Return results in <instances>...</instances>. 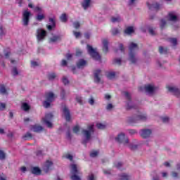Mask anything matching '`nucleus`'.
Returning <instances> with one entry per match:
<instances>
[{"instance_id":"57","label":"nucleus","mask_w":180,"mask_h":180,"mask_svg":"<svg viewBox=\"0 0 180 180\" xmlns=\"http://www.w3.org/2000/svg\"><path fill=\"white\" fill-rule=\"evenodd\" d=\"M162 120L163 123H167V122L169 121V117H162Z\"/></svg>"},{"instance_id":"10","label":"nucleus","mask_w":180,"mask_h":180,"mask_svg":"<svg viewBox=\"0 0 180 180\" xmlns=\"http://www.w3.org/2000/svg\"><path fill=\"white\" fill-rule=\"evenodd\" d=\"M115 140L117 143L122 144H129V138L126 137V135L124 133L118 134L117 137L115 138Z\"/></svg>"},{"instance_id":"18","label":"nucleus","mask_w":180,"mask_h":180,"mask_svg":"<svg viewBox=\"0 0 180 180\" xmlns=\"http://www.w3.org/2000/svg\"><path fill=\"white\" fill-rule=\"evenodd\" d=\"M103 51L104 53L109 51V41L108 39L103 40Z\"/></svg>"},{"instance_id":"43","label":"nucleus","mask_w":180,"mask_h":180,"mask_svg":"<svg viewBox=\"0 0 180 180\" xmlns=\"http://www.w3.org/2000/svg\"><path fill=\"white\" fill-rule=\"evenodd\" d=\"M51 102H50V101H49L46 100V101H44L43 105H44V108H50V105H51Z\"/></svg>"},{"instance_id":"4","label":"nucleus","mask_w":180,"mask_h":180,"mask_svg":"<svg viewBox=\"0 0 180 180\" xmlns=\"http://www.w3.org/2000/svg\"><path fill=\"white\" fill-rule=\"evenodd\" d=\"M87 50L89 54L92 57L93 59L96 60V61H101V55H99V53L96 51L94 47L91 45H87Z\"/></svg>"},{"instance_id":"17","label":"nucleus","mask_w":180,"mask_h":180,"mask_svg":"<svg viewBox=\"0 0 180 180\" xmlns=\"http://www.w3.org/2000/svg\"><path fill=\"white\" fill-rule=\"evenodd\" d=\"M146 5H147L148 9H150V11H154V10L158 11L160 8V6L158 3H155V4L150 5V3L147 2Z\"/></svg>"},{"instance_id":"61","label":"nucleus","mask_w":180,"mask_h":180,"mask_svg":"<svg viewBox=\"0 0 180 180\" xmlns=\"http://www.w3.org/2000/svg\"><path fill=\"white\" fill-rule=\"evenodd\" d=\"M137 145H131V146H129V148L131 149V150H137Z\"/></svg>"},{"instance_id":"22","label":"nucleus","mask_w":180,"mask_h":180,"mask_svg":"<svg viewBox=\"0 0 180 180\" xmlns=\"http://www.w3.org/2000/svg\"><path fill=\"white\" fill-rule=\"evenodd\" d=\"M32 174L34 175H41V170L38 167H34L31 169Z\"/></svg>"},{"instance_id":"56","label":"nucleus","mask_w":180,"mask_h":180,"mask_svg":"<svg viewBox=\"0 0 180 180\" xmlns=\"http://www.w3.org/2000/svg\"><path fill=\"white\" fill-rule=\"evenodd\" d=\"M98 155V151H93L90 153V156L92 158L96 157Z\"/></svg>"},{"instance_id":"30","label":"nucleus","mask_w":180,"mask_h":180,"mask_svg":"<svg viewBox=\"0 0 180 180\" xmlns=\"http://www.w3.org/2000/svg\"><path fill=\"white\" fill-rule=\"evenodd\" d=\"M159 53L160 54H167L168 53V48H164L162 46H160Z\"/></svg>"},{"instance_id":"20","label":"nucleus","mask_w":180,"mask_h":180,"mask_svg":"<svg viewBox=\"0 0 180 180\" xmlns=\"http://www.w3.org/2000/svg\"><path fill=\"white\" fill-rule=\"evenodd\" d=\"M86 65V60L84 59H79V61L77 63V68H84Z\"/></svg>"},{"instance_id":"25","label":"nucleus","mask_w":180,"mask_h":180,"mask_svg":"<svg viewBox=\"0 0 180 180\" xmlns=\"http://www.w3.org/2000/svg\"><path fill=\"white\" fill-rule=\"evenodd\" d=\"M50 41H51V43H56V41H61V36L55 35L52 38H50Z\"/></svg>"},{"instance_id":"31","label":"nucleus","mask_w":180,"mask_h":180,"mask_svg":"<svg viewBox=\"0 0 180 180\" xmlns=\"http://www.w3.org/2000/svg\"><path fill=\"white\" fill-rule=\"evenodd\" d=\"M106 77L108 79H113L116 77V73L115 72H110L107 74Z\"/></svg>"},{"instance_id":"36","label":"nucleus","mask_w":180,"mask_h":180,"mask_svg":"<svg viewBox=\"0 0 180 180\" xmlns=\"http://www.w3.org/2000/svg\"><path fill=\"white\" fill-rule=\"evenodd\" d=\"M169 41L174 46H176L178 44V40L176 39V38H170L169 39Z\"/></svg>"},{"instance_id":"47","label":"nucleus","mask_w":180,"mask_h":180,"mask_svg":"<svg viewBox=\"0 0 180 180\" xmlns=\"http://www.w3.org/2000/svg\"><path fill=\"white\" fill-rule=\"evenodd\" d=\"M73 26L75 29H79V27H81V24L79 23V22L77 21L73 23Z\"/></svg>"},{"instance_id":"63","label":"nucleus","mask_w":180,"mask_h":180,"mask_svg":"<svg viewBox=\"0 0 180 180\" xmlns=\"http://www.w3.org/2000/svg\"><path fill=\"white\" fill-rule=\"evenodd\" d=\"M66 58L67 60H71V58H72V54L71 53L66 54Z\"/></svg>"},{"instance_id":"44","label":"nucleus","mask_w":180,"mask_h":180,"mask_svg":"<svg viewBox=\"0 0 180 180\" xmlns=\"http://www.w3.org/2000/svg\"><path fill=\"white\" fill-rule=\"evenodd\" d=\"M113 64H118V65H121L122 64V59L120 58H115L113 60Z\"/></svg>"},{"instance_id":"50","label":"nucleus","mask_w":180,"mask_h":180,"mask_svg":"<svg viewBox=\"0 0 180 180\" xmlns=\"http://www.w3.org/2000/svg\"><path fill=\"white\" fill-rule=\"evenodd\" d=\"M123 166V163L122 162H118L117 164H115V168L120 169Z\"/></svg>"},{"instance_id":"62","label":"nucleus","mask_w":180,"mask_h":180,"mask_svg":"<svg viewBox=\"0 0 180 180\" xmlns=\"http://www.w3.org/2000/svg\"><path fill=\"white\" fill-rule=\"evenodd\" d=\"M113 108V105H112V103H109L108 104L106 109L107 110H110V109H112Z\"/></svg>"},{"instance_id":"11","label":"nucleus","mask_w":180,"mask_h":180,"mask_svg":"<svg viewBox=\"0 0 180 180\" xmlns=\"http://www.w3.org/2000/svg\"><path fill=\"white\" fill-rule=\"evenodd\" d=\"M139 92H143V91H146L148 94H153L154 91H155V88L154 86L150 84H148L145 86H140L138 88Z\"/></svg>"},{"instance_id":"33","label":"nucleus","mask_w":180,"mask_h":180,"mask_svg":"<svg viewBox=\"0 0 180 180\" xmlns=\"http://www.w3.org/2000/svg\"><path fill=\"white\" fill-rule=\"evenodd\" d=\"M60 20H61V22H63L64 23H65V22L68 20V19L67 18V14L63 13L60 17Z\"/></svg>"},{"instance_id":"27","label":"nucleus","mask_w":180,"mask_h":180,"mask_svg":"<svg viewBox=\"0 0 180 180\" xmlns=\"http://www.w3.org/2000/svg\"><path fill=\"white\" fill-rule=\"evenodd\" d=\"M23 140H32L33 135L30 132H27L23 136Z\"/></svg>"},{"instance_id":"49","label":"nucleus","mask_w":180,"mask_h":180,"mask_svg":"<svg viewBox=\"0 0 180 180\" xmlns=\"http://www.w3.org/2000/svg\"><path fill=\"white\" fill-rule=\"evenodd\" d=\"M148 32L151 36H155V32H154V29H153V27H149Z\"/></svg>"},{"instance_id":"51","label":"nucleus","mask_w":180,"mask_h":180,"mask_svg":"<svg viewBox=\"0 0 180 180\" xmlns=\"http://www.w3.org/2000/svg\"><path fill=\"white\" fill-rule=\"evenodd\" d=\"M73 34L76 37V39H78V37H81V32H79L73 31Z\"/></svg>"},{"instance_id":"23","label":"nucleus","mask_w":180,"mask_h":180,"mask_svg":"<svg viewBox=\"0 0 180 180\" xmlns=\"http://www.w3.org/2000/svg\"><path fill=\"white\" fill-rule=\"evenodd\" d=\"M46 95V101H48V102H54V93L49 92Z\"/></svg>"},{"instance_id":"60","label":"nucleus","mask_w":180,"mask_h":180,"mask_svg":"<svg viewBox=\"0 0 180 180\" xmlns=\"http://www.w3.org/2000/svg\"><path fill=\"white\" fill-rule=\"evenodd\" d=\"M120 50L122 53H124V46L123 44H120Z\"/></svg>"},{"instance_id":"8","label":"nucleus","mask_w":180,"mask_h":180,"mask_svg":"<svg viewBox=\"0 0 180 180\" xmlns=\"http://www.w3.org/2000/svg\"><path fill=\"white\" fill-rule=\"evenodd\" d=\"M30 11L25 10L22 12V23L24 26H28L30 22Z\"/></svg>"},{"instance_id":"14","label":"nucleus","mask_w":180,"mask_h":180,"mask_svg":"<svg viewBox=\"0 0 180 180\" xmlns=\"http://www.w3.org/2000/svg\"><path fill=\"white\" fill-rule=\"evenodd\" d=\"M52 167H53V162L50 160H46L42 169L43 171H44L46 174H47V172H49V171L51 169Z\"/></svg>"},{"instance_id":"13","label":"nucleus","mask_w":180,"mask_h":180,"mask_svg":"<svg viewBox=\"0 0 180 180\" xmlns=\"http://www.w3.org/2000/svg\"><path fill=\"white\" fill-rule=\"evenodd\" d=\"M169 92H171L175 96H180V90L179 89L175 86H167Z\"/></svg>"},{"instance_id":"32","label":"nucleus","mask_w":180,"mask_h":180,"mask_svg":"<svg viewBox=\"0 0 180 180\" xmlns=\"http://www.w3.org/2000/svg\"><path fill=\"white\" fill-rule=\"evenodd\" d=\"M56 77H57V75H56V73L54 72L49 73L48 75V79H49V81H53V79H56Z\"/></svg>"},{"instance_id":"39","label":"nucleus","mask_w":180,"mask_h":180,"mask_svg":"<svg viewBox=\"0 0 180 180\" xmlns=\"http://www.w3.org/2000/svg\"><path fill=\"white\" fill-rule=\"evenodd\" d=\"M122 20L121 18L118 16V17H112L111 18V22H112V23H116V22H120Z\"/></svg>"},{"instance_id":"64","label":"nucleus","mask_w":180,"mask_h":180,"mask_svg":"<svg viewBox=\"0 0 180 180\" xmlns=\"http://www.w3.org/2000/svg\"><path fill=\"white\" fill-rule=\"evenodd\" d=\"M88 180H95V176H94V174H91L90 176H89Z\"/></svg>"},{"instance_id":"41","label":"nucleus","mask_w":180,"mask_h":180,"mask_svg":"<svg viewBox=\"0 0 180 180\" xmlns=\"http://www.w3.org/2000/svg\"><path fill=\"white\" fill-rule=\"evenodd\" d=\"M165 26H167V22L165 20L162 19L160 20V29L162 30V29H164Z\"/></svg>"},{"instance_id":"42","label":"nucleus","mask_w":180,"mask_h":180,"mask_svg":"<svg viewBox=\"0 0 180 180\" xmlns=\"http://www.w3.org/2000/svg\"><path fill=\"white\" fill-rule=\"evenodd\" d=\"M96 127L98 128L100 130H103L106 127L105 124H103L102 123H98L96 124Z\"/></svg>"},{"instance_id":"52","label":"nucleus","mask_w":180,"mask_h":180,"mask_svg":"<svg viewBox=\"0 0 180 180\" xmlns=\"http://www.w3.org/2000/svg\"><path fill=\"white\" fill-rule=\"evenodd\" d=\"M65 158H67L68 160H70V161H72V160H74V158L70 154H67L65 155Z\"/></svg>"},{"instance_id":"37","label":"nucleus","mask_w":180,"mask_h":180,"mask_svg":"<svg viewBox=\"0 0 180 180\" xmlns=\"http://www.w3.org/2000/svg\"><path fill=\"white\" fill-rule=\"evenodd\" d=\"M76 101L77 103H79V105H84V102L82 101V97L81 96H76Z\"/></svg>"},{"instance_id":"19","label":"nucleus","mask_w":180,"mask_h":180,"mask_svg":"<svg viewBox=\"0 0 180 180\" xmlns=\"http://www.w3.org/2000/svg\"><path fill=\"white\" fill-rule=\"evenodd\" d=\"M99 75H101V70H96L94 72V82H96L97 84L101 82V77H99Z\"/></svg>"},{"instance_id":"45","label":"nucleus","mask_w":180,"mask_h":180,"mask_svg":"<svg viewBox=\"0 0 180 180\" xmlns=\"http://www.w3.org/2000/svg\"><path fill=\"white\" fill-rule=\"evenodd\" d=\"M62 82L64 84V85H68V84H70V81L68 80V79H67L66 77H63Z\"/></svg>"},{"instance_id":"28","label":"nucleus","mask_w":180,"mask_h":180,"mask_svg":"<svg viewBox=\"0 0 180 180\" xmlns=\"http://www.w3.org/2000/svg\"><path fill=\"white\" fill-rule=\"evenodd\" d=\"M22 109L25 110V112H27L30 110V105L27 103H22Z\"/></svg>"},{"instance_id":"48","label":"nucleus","mask_w":180,"mask_h":180,"mask_svg":"<svg viewBox=\"0 0 180 180\" xmlns=\"http://www.w3.org/2000/svg\"><path fill=\"white\" fill-rule=\"evenodd\" d=\"M13 75H18L19 74V72H18V68L16 67H14L12 70Z\"/></svg>"},{"instance_id":"38","label":"nucleus","mask_w":180,"mask_h":180,"mask_svg":"<svg viewBox=\"0 0 180 180\" xmlns=\"http://www.w3.org/2000/svg\"><path fill=\"white\" fill-rule=\"evenodd\" d=\"M111 33H112V36H116L117 34H119V29H117V28L112 29Z\"/></svg>"},{"instance_id":"55","label":"nucleus","mask_w":180,"mask_h":180,"mask_svg":"<svg viewBox=\"0 0 180 180\" xmlns=\"http://www.w3.org/2000/svg\"><path fill=\"white\" fill-rule=\"evenodd\" d=\"M73 131L76 134L78 133V131H79V127L78 125L74 127Z\"/></svg>"},{"instance_id":"54","label":"nucleus","mask_w":180,"mask_h":180,"mask_svg":"<svg viewBox=\"0 0 180 180\" xmlns=\"http://www.w3.org/2000/svg\"><path fill=\"white\" fill-rule=\"evenodd\" d=\"M49 22L53 26H56V20L53 18H49Z\"/></svg>"},{"instance_id":"2","label":"nucleus","mask_w":180,"mask_h":180,"mask_svg":"<svg viewBox=\"0 0 180 180\" xmlns=\"http://www.w3.org/2000/svg\"><path fill=\"white\" fill-rule=\"evenodd\" d=\"M147 120V115L146 114H140L134 117H129L127 120L129 124H134V123H139V122H146Z\"/></svg>"},{"instance_id":"24","label":"nucleus","mask_w":180,"mask_h":180,"mask_svg":"<svg viewBox=\"0 0 180 180\" xmlns=\"http://www.w3.org/2000/svg\"><path fill=\"white\" fill-rule=\"evenodd\" d=\"M169 20L171 22H176L178 20V17L175 15H174V13H169Z\"/></svg>"},{"instance_id":"5","label":"nucleus","mask_w":180,"mask_h":180,"mask_svg":"<svg viewBox=\"0 0 180 180\" xmlns=\"http://www.w3.org/2000/svg\"><path fill=\"white\" fill-rule=\"evenodd\" d=\"M71 167V174H72V175L70 176V179L72 180H81V177H79V174H81L79 172V171H78V167H77V165L75 164H72L70 165Z\"/></svg>"},{"instance_id":"9","label":"nucleus","mask_w":180,"mask_h":180,"mask_svg":"<svg viewBox=\"0 0 180 180\" xmlns=\"http://www.w3.org/2000/svg\"><path fill=\"white\" fill-rule=\"evenodd\" d=\"M124 95H125L126 99L128 101L127 103V110H130V109H136V105H131V96H130V93L124 91Z\"/></svg>"},{"instance_id":"26","label":"nucleus","mask_w":180,"mask_h":180,"mask_svg":"<svg viewBox=\"0 0 180 180\" xmlns=\"http://www.w3.org/2000/svg\"><path fill=\"white\" fill-rule=\"evenodd\" d=\"M124 33L125 34H131L132 33H134V29L133 27H127L124 31Z\"/></svg>"},{"instance_id":"1","label":"nucleus","mask_w":180,"mask_h":180,"mask_svg":"<svg viewBox=\"0 0 180 180\" xmlns=\"http://www.w3.org/2000/svg\"><path fill=\"white\" fill-rule=\"evenodd\" d=\"M129 61L131 64H136L137 63V58H136V53L139 51V45L134 42H131L129 45Z\"/></svg>"},{"instance_id":"12","label":"nucleus","mask_w":180,"mask_h":180,"mask_svg":"<svg viewBox=\"0 0 180 180\" xmlns=\"http://www.w3.org/2000/svg\"><path fill=\"white\" fill-rule=\"evenodd\" d=\"M62 113L64 115L66 122H71V112L70 111V109H68V107L65 105L62 108Z\"/></svg>"},{"instance_id":"40","label":"nucleus","mask_w":180,"mask_h":180,"mask_svg":"<svg viewBox=\"0 0 180 180\" xmlns=\"http://www.w3.org/2000/svg\"><path fill=\"white\" fill-rule=\"evenodd\" d=\"M5 158H6V154L4 150H0V160H5Z\"/></svg>"},{"instance_id":"16","label":"nucleus","mask_w":180,"mask_h":180,"mask_svg":"<svg viewBox=\"0 0 180 180\" xmlns=\"http://www.w3.org/2000/svg\"><path fill=\"white\" fill-rule=\"evenodd\" d=\"M151 136V129L141 130V137L143 139H148Z\"/></svg>"},{"instance_id":"53","label":"nucleus","mask_w":180,"mask_h":180,"mask_svg":"<svg viewBox=\"0 0 180 180\" xmlns=\"http://www.w3.org/2000/svg\"><path fill=\"white\" fill-rule=\"evenodd\" d=\"M81 56H82V51L81 50H79V49H77L76 51V56L77 57H79Z\"/></svg>"},{"instance_id":"7","label":"nucleus","mask_w":180,"mask_h":180,"mask_svg":"<svg viewBox=\"0 0 180 180\" xmlns=\"http://www.w3.org/2000/svg\"><path fill=\"white\" fill-rule=\"evenodd\" d=\"M46 36H47V31L41 28H38L37 30V39L38 41H42V40H44L46 39Z\"/></svg>"},{"instance_id":"34","label":"nucleus","mask_w":180,"mask_h":180,"mask_svg":"<svg viewBox=\"0 0 180 180\" xmlns=\"http://www.w3.org/2000/svg\"><path fill=\"white\" fill-rule=\"evenodd\" d=\"M120 180H129V175H127L124 173L120 175Z\"/></svg>"},{"instance_id":"35","label":"nucleus","mask_w":180,"mask_h":180,"mask_svg":"<svg viewBox=\"0 0 180 180\" xmlns=\"http://www.w3.org/2000/svg\"><path fill=\"white\" fill-rule=\"evenodd\" d=\"M44 18H45L44 14H38L36 16V20H38L39 22H41V20H43Z\"/></svg>"},{"instance_id":"58","label":"nucleus","mask_w":180,"mask_h":180,"mask_svg":"<svg viewBox=\"0 0 180 180\" xmlns=\"http://www.w3.org/2000/svg\"><path fill=\"white\" fill-rule=\"evenodd\" d=\"M56 27V26H53V25H46V28L49 30L51 31L53 30V28Z\"/></svg>"},{"instance_id":"59","label":"nucleus","mask_w":180,"mask_h":180,"mask_svg":"<svg viewBox=\"0 0 180 180\" xmlns=\"http://www.w3.org/2000/svg\"><path fill=\"white\" fill-rule=\"evenodd\" d=\"M89 105H94L95 103V99L93 98V97H91L89 100Z\"/></svg>"},{"instance_id":"15","label":"nucleus","mask_w":180,"mask_h":180,"mask_svg":"<svg viewBox=\"0 0 180 180\" xmlns=\"http://www.w3.org/2000/svg\"><path fill=\"white\" fill-rule=\"evenodd\" d=\"M30 130L34 133H40V131H43V130H44V128L39 124H34L30 126Z\"/></svg>"},{"instance_id":"3","label":"nucleus","mask_w":180,"mask_h":180,"mask_svg":"<svg viewBox=\"0 0 180 180\" xmlns=\"http://www.w3.org/2000/svg\"><path fill=\"white\" fill-rule=\"evenodd\" d=\"M88 130L86 129H83L82 130V133L83 134H84L86 139H84L82 141V144H84V146H86V144L88 143V141H89V140H91V133H94V125H89L88 127Z\"/></svg>"},{"instance_id":"6","label":"nucleus","mask_w":180,"mask_h":180,"mask_svg":"<svg viewBox=\"0 0 180 180\" xmlns=\"http://www.w3.org/2000/svg\"><path fill=\"white\" fill-rule=\"evenodd\" d=\"M53 117H54V115L52 113L46 114L45 117L42 118L41 122L45 123L49 129H51L53 127V124L51 123Z\"/></svg>"},{"instance_id":"29","label":"nucleus","mask_w":180,"mask_h":180,"mask_svg":"<svg viewBox=\"0 0 180 180\" xmlns=\"http://www.w3.org/2000/svg\"><path fill=\"white\" fill-rule=\"evenodd\" d=\"M0 93H1L2 95H8V91H6V88L4 84L0 85Z\"/></svg>"},{"instance_id":"21","label":"nucleus","mask_w":180,"mask_h":180,"mask_svg":"<svg viewBox=\"0 0 180 180\" xmlns=\"http://www.w3.org/2000/svg\"><path fill=\"white\" fill-rule=\"evenodd\" d=\"M82 8L86 11L91 6V0H84V1L82 3Z\"/></svg>"},{"instance_id":"46","label":"nucleus","mask_w":180,"mask_h":180,"mask_svg":"<svg viewBox=\"0 0 180 180\" xmlns=\"http://www.w3.org/2000/svg\"><path fill=\"white\" fill-rule=\"evenodd\" d=\"M60 98L61 99H65V90L64 89H62L60 91Z\"/></svg>"}]
</instances>
